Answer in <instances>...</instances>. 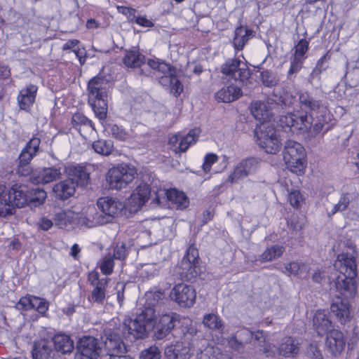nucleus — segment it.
I'll return each mask as SVG.
<instances>
[{
  "instance_id": "0e129e2a",
  "label": "nucleus",
  "mask_w": 359,
  "mask_h": 359,
  "mask_svg": "<svg viewBox=\"0 0 359 359\" xmlns=\"http://www.w3.org/2000/svg\"><path fill=\"white\" fill-rule=\"evenodd\" d=\"M288 224L294 231H300L304 226L303 219H300L298 216L293 215L288 221Z\"/></svg>"
},
{
  "instance_id": "5fc2aeb1",
  "label": "nucleus",
  "mask_w": 359,
  "mask_h": 359,
  "mask_svg": "<svg viewBox=\"0 0 359 359\" xmlns=\"http://www.w3.org/2000/svg\"><path fill=\"white\" fill-rule=\"evenodd\" d=\"M161 354L159 348L156 346H151L144 348L140 353V359H161Z\"/></svg>"
},
{
  "instance_id": "f3484780",
  "label": "nucleus",
  "mask_w": 359,
  "mask_h": 359,
  "mask_svg": "<svg viewBox=\"0 0 359 359\" xmlns=\"http://www.w3.org/2000/svg\"><path fill=\"white\" fill-rule=\"evenodd\" d=\"M77 351L87 359H101L104 354L97 338L92 336H83L76 344Z\"/></svg>"
},
{
  "instance_id": "2eb2a0df",
  "label": "nucleus",
  "mask_w": 359,
  "mask_h": 359,
  "mask_svg": "<svg viewBox=\"0 0 359 359\" xmlns=\"http://www.w3.org/2000/svg\"><path fill=\"white\" fill-rule=\"evenodd\" d=\"M104 354H125L128 350L120 333L111 329L104 330L102 335Z\"/></svg>"
},
{
  "instance_id": "c85d7f7f",
  "label": "nucleus",
  "mask_w": 359,
  "mask_h": 359,
  "mask_svg": "<svg viewBox=\"0 0 359 359\" xmlns=\"http://www.w3.org/2000/svg\"><path fill=\"white\" fill-rule=\"evenodd\" d=\"M358 194L355 192H347L341 194L339 201L330 210L327 211L328 217H332L337 212H343L349 208V205L355 203Z\"/></svg>"
},
{
  "instance_id": "6e6d98bb",
  "label": "nucleus",
  "mask_w": 359,
  "mask_h": 359,
  "mask_svg": "<svg viewBox=\"0 0 359 359\" xmlns=\"http://www.w3.org/2000/svg\"><path fill=\"white\" fill-rule=\"evenodd\" d=\"M309 42L305 39H301L294 46V57L305 60L306 57L305 54L309 50Z\"/></svg>"
},
{
  "instance_id": "5701e85b",
  "label": "nucleus",
  "mask_w": 359,
  "mask_h": 359,
  "mask_svg": "<svg viewBox=\"0 0 359 359\" xmlns=\"http://www.w3.org/2000/svg\"><path fill=\"white\" fill-rule=\"evenodd\" d=\"M334 268L340 275L356 276L357 264L355 257L348 253L339 255L334 263Z\"/></svg>"
},
{
  "instance_id": "a19ab883",
  "label": "nucleus",
  "mask_w": 359,
  "mask_h": 359,
  "mask_svg": "<svg viewBox=\"0 0 359 359\" xmlns=\"http://www.w3.org/2000/svg\"><path fill=\"white\" fill-rule=\"evenodd\" d=\"M203 323L205 327L222 332L224 325L220 317L214 313H208L204 316Z\"/></svg>"
},
{
  "instance_id": "473e14b6",
  "label": "nucleus",
  "mask_w": 359,
  "mask_h": 359,
  "mask_svg": "<svg viewBox=\"0 0 359 359\" xmlns=\"http://www.w3.org/2000/svg\"><path fill=\"white\" fill-rule=\"evenodd\" d=\"M76 187L71 180L62 181L55 184L53 188V191L56 198L62 201H65L72 196L75 192Z\"/></svg>"
},
{
  "instance_id": "cd10ccee",
  "label": "nucleus",
  "mask_w": 359,
  "mask_h": 359,
  "mask_svg": "<svg viewBox=\"0 0 359 359\" xmlns=\"http://www.w3.org/2000/svg\"><path fill=\"white\" fill-rule=\"evenodd\" d=\"M348 298L336 297L330 306L331 312L344 324L348 320L350 316Z\"/></svg>"
},
{
  "instance_id": "49530a36",
  "label": "nucleus",
  "mask_w": 359,
  "mask_h": 359,
  "mask_svg": "<svg viewBox=\"0 0 359 359\" xmlns=\"http://www.w3.org/2000/svg\"><path fill=\"white\" fill-rule=\"evenodd\" d=\"M72 212L60 211L55 213L54 217L55 224L60 229H65L72 223Z\"/></svg>"
},
{
  "instance_id": "13d9d810",
  "label": "nucleus",
  "mask_w": 359,
  "mask_h": 359,
  "mask_svg": "<svg viewBox=\"0 0 359 359\" xmlns=\"http://www.w3.org/2000/svg\"><path fill=\"white\" fill-rule=\"evenodd\" d=\"M129 252L128 248L124 243H118L114 249V255L112 257L118 260H124Z\"/></svg>"
},
{
  "instance_id": "72a5a7b5",
  "label": "nucleus",
  "mask_w": 359,
  "mask_h": 359,
  "mask_svg": "<svg viewBox=\"0 0 359 359\" xmlns=\"http://www.w3.org/2000/svg\"><path fill=\"white\" fill-rule=\"evenodd\" d=\"M55 349L62 354L69 353L74 349V342L69 335L57 334L53 337Z\"/></svg>"
},
{
  "instance_id": "69168bd1",
  "label": "nucleus",
  "mask_w": 359,
  "mask_h": 359,
  "mask_svg": "<svg viewBox=\"0 0 359 359\" xmlns=\"http://www.w3.org/2000/svg\"><path fill=\"white\" fill-rule=\"evenodd\" d=\"M320 74L321 73L316 70L315 68L312 70L311 74L309 76L308 81L311 85H314L317 83H319L320 81Z\"/></svg>"
},
{
  "instance_id": "4468645a",
  "label": "nucleus",
  "mask_w": 359,
  "mask_h": 359,
  "mask_svg": "<svg viewBox=\"0 0 359 359\" xmlns=\"http://www.w3.org/2000/svg\"><path fill=\"white\" fill-rule=\"evenodd\" d=\"M153 201L158 205H163L166 201L171 203L177 209H185L189 203L188 197L182 191L175 189L166 190L160 189L155 194Z\"/></svg>"
},
{
  "instance_id": "39448f33",
  "label": "nucleus",
  "mask_w": 359,
  "mask_h": 359,
  "mask_svg": "<svg viewBox=\"0 0 359 359\" xmlns=\"http://www.w3.org/2000/svg\"><path fill=\"white\" fill-rule=\"evenodd\" d=\"M107 81L101 76L92 78L88 83V103L95 116L104 120L107 114Z\"/></svg>"
},
{
  "instance_id": "4c0bfd02",
  "label": "nucleus",
  "mask_w": 359,
  "mask_h": 359,
  "mask_svg": "<svg viewBox=\"0 0 359 359\" xmlns=\"http://www.w3.org/2000/svg\"><path fill=\"white\" fill-rule=\"evenodd\" d=\"M34 309L40 313H44L48 309L47 303L39 297L34 296L24 297V310Z\"/></svg>"
},
{
  "instance_id": "0eeeda50",
  "label": "nucleus",
  "mask_w": 359,
  "mask_h": 359,
  "mask_svg": "<svg viewBox=\"0 0 359 359\" xmlns=\"http://www.w3.org/2000/svg\"><path fill=\"white\" fill-rule=\"evenodd\" d=\"M294 97L289 94L278 97V102L272 98L266 101H254L250 104V111L252 116L262 123H266L274 115V110H277L280 103L282 106H290L292 104Z\"/></svg>"
},
{
  "instance_id": "8fccbe9b",
  "label": "nucleus",
  "mask_w": 359,
  "mask_h": 359,
  "mask_svg": "<svg viewBox=\"0 0 359 359\" xmlns=\"http://www.w3.org/2000/svg\"><path fill=\"white\" fill-rule=\"evenodd\" d=\"M108 130L113 137L121 141H126L130 137L128 131L116 124L109 125Z\"/></svg>"
},
{
  "instance_id": "a878e982",
  "label": "nucleus",
  "mask_w": 359,
  "mask_h": 359,
  "mask_svg": "<svg viewBox=\"0 0 359 359\" xmlns=\"http://www.w3.org/2000/svg\"><path fill=\"white\" fill-rule=\"evenodd\" d=\"M345 344L344 335L341 331L332 329L327 334L325 346L332 354H339L344 350Z\"/></svg>"
},
{
  "instance_id": "338daca9",
  "label": "nucleus",
  "mask_w": 359,
  "mask_h": 359,
  "mask_svg": "<svg viewBox=\"0 0 359 359\" xmlns=\"http://www.w3.org/2000/svg\"><path fill=\"white\" fill-rule=\"evenodd\" d=\"M325 278L326 275L324 271H321L318 269L316 270L312 276V280L316 283L321 284L324 280H325Z\"/></svg>"
},
{
  "instance_id": "7c9ffc66",
  "label": "nucleus",
  "mask_w": 359,
  "mask_h": 359,
  "mask_svg": "<svg viewBox=\"0 0 359 359\" xmlns=\"http://www.w3.org/2000/svg\"><path fill=\"white\" fill-rule=\"evenodd\" d=\"M241 86L230 85L221 88L215 95L216 99L223 102H231L238 99L242 95Z\"/></svg>"
},
{
  "instance_id": "f704fd0d",
  "label": "nucleus",
  "mask_w": 359,
  "mask_h": 359,
  "mask_svg": "<svg viewBox=\"0 0 359 359\" xmlns=\"http://www.w3.org/2000/svg\"><path fill=\"white\" fill-rule=\"evenodd\" d=\"M231 356L219 347L208 346L197 354V359H231Z\"/></svg>"
},
{
  "instance_id": "9b49d317",
  "label": "nucleus",
  "mask_w": 359,
  "mask_h": 359,
  "mask_svg": "<svg viewBox=\"0 0 359 359\" xmlns=\"http://www.w3.org/2000/svg\"><path fill=\"white\" fill-rule=\"evenodd\" d=\"M285 164L292 172L302 170L305 165V149L303 146L294 140H288L285 142L283 151Z\"/></svg>"
},
{
  "instance_id": "9d476101",
  "label": "nucleus",
  "mask_w": 359,
  "mask_h": 359,
  "mask_svg": "<svg viewBox=\"0 0 359 359\" xmlns=\"http://www.w3.org/2000/svg\"><path fill=\"white\" fill-rule=\"evenodd\" d=\"M20 188V185L15 184L7 192L6 187L0 184V217L13 214L15 208H22Z\"/></svg>"
},
{
  "instance_id": "6e6552de",
  "label": "nucleus",
  "mask_w": 359,
  "mask_h": 359,
  "mask_svg": "<svg viewBox=\"0 0 359 359\" xmlns=\"http://www.w3.org/2000/svg\"><path fill=\"white\" fill-rule=\"evenodd\" d=\"M97 205L102 213L96 212L93 215V221L87 224L88 227L103 225L110 222L112 218L120 215L124 208V205L121 202L109 197L99 198L97 201Z\"/></svg>"
},
{
  "instance_id": "c9c22d12",
  "label": "nucleus",
  "mask_w": 359,
  "mask_h": 359,
  "mask_svg": "<svg viewBox=\"0 0 359 359\" xmlns=\"http://www.w3.org/2000/svg\"><path fill=\"white\" fill-rule=\"evenodd\" d=\"M52 351L51 345L47 340H40L34 343L32 350L33 359H46Z\"/></svg>"
},
{
  "instance_id": "58836bf2",
  "label": "nucleus",
  "mask_w": 359,
  "mask_h": 359,
  "mask_svg": "<svg viewBox=\"0 0 359 359\" xmlns=\"http://www.w3.org/2000/svg\"><path fill=\"white\" fill-rule=\"evenodd\" d=\"M201 130L198 128H195L189 130L186 135H180V142H179L178 149L180 151H186L190 146L195 144L198 140Z\"/></svg>"
},
{
  "instance_id": "bf43d9fd",
  "label": "nucleus",
  "mask_w": 359,
  "mask_h": 359,
  "mask_svg": "<svg viewBox=\"0 0 359 359\" xmlns=\"http://www.w3.org/2000/svg\"><path fill=\"white\" fill-rule=\"evenodd\" d=\"M218 156L212 153L208 154L204 158L203 169L205 172L208 173L210 171L211 166L217 162Z\"/></svg>"
},
{
  "instance_id": "680f3d73",
  "label": "nucleus",
  "mask_w": 359,
  "mask_h": 359,
  "mask_svg": "<svg viewBox=\"0 0 359 359\" xmlns=\"http://www.w3.org/2000/svg\"><path fill=\"white\" fill-rule=\"evenodd\" d=\"M329 60L330 56L328 53H325L318 60L314 68L322 74L328 68Z\"/></svg>"
},
{
  "instance_id": "7ed1b4c3",
  "label": "nucleus",
  "mask_w": 359,
  "mask_h": 359,
  "mask_svg": "<svg viewBox=\"0 0 359 359\" xmlns=\"http://www.w3.org/2000/svg\"><path fill=\"white\" fill-rule=\"evenodd\" d=\"M230 347L238 352L241 351L244 346L252 344L255 348L252 358H262V355H271L274 354L275 348L271 346V343L266 341L263 331L257 330L252 332L248 328H242L238 330L233 337L228 340Z\"/></svg>"
},
{
  "instance_id": "1a4fd4ad",
  "label": "nucleus",
  "mask_w": 359,
  "mask_h": 359,
  "mask_svg": "<svg viewBox=\"0 0 359 359\" xmlns=\"http://www.w3.org/2000/svg\"><path fill=\"white\" fill-rule=\"evenodd\" d=\"M221 72L242 86L251 83V72L247 64L238 58L228 59L221 67Z\"/></svg>"
},
{
  "instance_id": "20e7f679",
  "label": "nucleus",
  "mask_w": 359,
  "mask_h": 359,
  "mask_svg": "<svg viewBox=\"0 0 359 359\" xmlns=\"http://www.w3.org/2000/svg\"><path fill=\"white\" fill-rule=\"evenodd\" d=\"M40 142L39 138H32L24 148V177H27V180L34 184H48L60 179L62 175L60 168L55 167L43 168L32 172L29 168H25V164L36 156Z\"/></svg>"
},
{
  "instance_id": "f03ea898",
  "label": "nucleus",
  "mask_w": 359,
  "mask_h": 359,
  "mask_svg": "<svg viewBox=\"0 0 359 359\" xmlns=\"http://www.w3.org/2000/svg\"><path fill=\"white\" fill-rule=\"evenodd\" d=\"M300 108L304 112L288 113L281 116L278 125L285 132L291 133H309L315 137L321 132L324 134L330 130V120L326 103L308 91L297 93Z\"/></svg>"
},
{
  "instance_id": "79ce46f5",
  "label": "nucleus",
  "mask_w": 359,
  "mask_h": 359,
  "mask_svg": "<svg viewBox=\"0 0 359 359\" xmlns=\"http://www.w3.org/2000/svg\"><path fill=\"white\" fill-rule=\"evenodd\" d=\"M285 248L280 245H274L267 248L260 256L261 262H271L282 256Z\"/></svg>"
},
{
  "instance_id": "393cba45",
  "label": "nucleus",
  "mask_w": 359,
  "mask_h": 359,
  "mask_svg": "<svg viewBox=\"0 0 359 359\" xmlns=\"http://www.w3.org/2000/svg\"><path fill=\"white\" fill-rule=\"evenodd\" d=\"M47 197L46 192L41 188H32L27 190L24 194V208L27 207L31 210L40 208L44 203Z\"/></svg>"
},
{
  "instance_id": "864d4df0",
  "label": "nucleus",
  "mask_w": 359,
  "mask_h": 359,
  "mask_svg": "<svg viewBox=\"0 0 359 359\" xmlns=\"http://www.w3.org/2000/svg\"><path fill=\"white\" fill-rule=\"evenodd\" d=\"M114 258L112 255L111 254H108L100 261V268L104 275H110L112 273L114 266Z\"/></svg>"
},
{
  "instance_id": "3c124183",
  "label": "nucleus",
  "mask_w": 359,
  "mask_h": 359,
  "mask_svg": "<svg viewBox=\"0 0 359 359\" xmlns=\"http://www.w3.org/2000/svg\"><path fill=\"white\" fill-rule=\"evenodd\" d=\"M260 79L265 86L270 88L276 86L279 82L277 75L269 70H264L260 72Z\"/></svg>"
},
{
  "instance_id": "412c9836",
  "label": "nucleus",
  "mask_w": 359,
  "mask_h": 359,
  "mask_svg": "<svg viewBox=\"0 0 359 359\" xmlns=\"http://www.w3.org/2000/svg\"><path fill=\"white\" fill-rule=\"evenodd\" d=\"M181 268L186 276L196 277L199 271L198 252L194 246L191 245L181 262Z\"/></svg>"
},
{
  "instance_id": "f8f14e48",
  "label": "nucleus",
  "mask_w": 359,
  "mask_h": 359,
  "mask_svg": "<svg viewBox=\"0 0 359 359\" xmlns=\"http://www.w3.org/2000/svg\"><path fill=\"white\" fill-rule=\"evenodd\" d=\"M137 175L136 170L127 165H118L109 170L107 182L109 189L121 190L131 183Z\"/></svg>"
},
{
  "instance_id": "774afa93",
  "label": "nucleus",
  "mask_w": 359,
  "mask_h": 359,
  "mask_svg": "<svg viewBox=\"0 0 359 359\" xmlns=\"http://www.w3.org/2000/svg\"><path fill=\"white\" fill-rule=\"evenodd\" d=\"M348 215L351 219L359 220V207L355 205V203L352 204L349 208Z\"/></svg>"
},
{
  "instance_id": "4be33fe9",
  "label": "nucleus",
  "mask_w": 359,
  "mask_h": 359,
  "mask_svg": "<svg viewBox=\"0 0 359 359\" xmlns=\"http://www.w3.org/2000/svg\"><path fill=\"white\" fill-rule=\"evenodd\" d=\"M68 180H71L75 187H84L90 182V170L81 165H70L67 169Z\"/></svg>"
},
{
  "instance_id": "c03bdc74",
  "label": "nucleus",
  "mask_w": 359,
  "mask_h": 359,
  "mask_svg": "<svg viewBox=\"0 0 359 359\" xmlns=\"http://www.w3.org/2000/svg\"><path fill=\"white\" fill-rule=\"evenodd\" d=\"M94 151L103 156H109L114 149V144L111 140H98L93 143Z\"/></svg>"
},
{
  "instance_id": "09e8293b",
  "label": "nucleus",
  "mask_w": 359,
  "mask_h": 359,
  "mask_svg": "<svg viewBox=\"0 0 359 359\" xmlns=\"http://www.w3.org/2000/svg\"><path fill=\"white\" fill-rule=\"evenodd\" d=\"M107 285L108 283L102 284L101 283L99 285L93 286L94 289L93 290L91 294V301L97 304H102L105 299L106 288Z\"/></svg>"
},
{
  "instance_id": "aec40b11",
  "label": "nucleus",
  "mask_w": 359,
  "mask_h": 359,
  "mask_svg": "<svg viewBox=\"0 0 359 359\" xmlns=\"http://www.w3.org/2000/svg\"><path fill=\"white\" fill-rule=\"evenodd\" d=\"M355 276L339 275L334 281L330 283V286L345 298H353L357 292Z\"/></svg>"
},
{
  "instance_id": "4d7b16f0",
  "label": "nucleus",
  "mask_w": 359,
  "mask_h": 359,
  "mask_svg": "<svg viewBox=\"0 0 359 359\" xmlns=\"http://www.w3.org/2000/svg\"><path fill=\"white\" fill-rule=\"evenodd\" d=\"M304 60L293 57L292 60L290 62V67L287 72V78L289 80L294 79V74H296L300 71L304 63Z\"/></svg>"
},
{
  "instance_id": "2f4dec72",
  "label": "nucleus",
  "mask_w": 359,
  "mask_h": 359,
  "mask_svg": "<svg viewBox=\"0 0 359 359\" xmlns=\"http://www.w3.org/2000/svg\"><path fill=\"white\" fill-rule=\"evenodd\" d=\"M165 355L168 359H189L190 349L183 343H177L165 348Z\"/></svg>"
},
{
  "instance_id": "b1692460",
  "label": "nucleus",
  "mask_w": 359,
  "mask_h": 359,
  "mask_svg": "<svg viewBox=\"0 0 359 359\" xmlns=\"http://www.w3.org/2000/svg\"><path fill=\"white\" fill-rule=\"evenodd\" d=\"M123 64L130 68L140 67V74L149 75L151 72H147L148 64H145V56L137 50H126L123 58Z\"/></svg>"
},
{
  "instance_id": "052dcab7",
  "label": "nucleus",
  "mask_w": 359,
  "mask_h": 359,
  "mask_svg": "<svg viewBox=\"0 0 359 359\" xmlns=\"http://www.w3.org/2000/svg\"><path fill=\"white\" fill-rule=\"evenodd\" d=\"M99 273L95 271H92L88 274V280L92 286L99 285L101 283H109V278H99Z\"/></svg>"
},
{
  "instance_id": "ea45409f",
  "label": "nucleus",
  "mask_w": 359,
  "mask_h": 359,
  "mask_svg": "<svg viewBox=\"0 0 359 359\" xmlns=\"http://www.w3.org/2000/svg\"><path fill=\"white\" fill-rule=\"evenodd\" d=\"M72 122L75 128H78V130L81 133V128L85 133H91L95 130V127L92 121L88 119L86 116L81 113H76L73 115Z\"/></svg>"
},
{
  "instance_id": "603ef678",
  "label": "nucleus",
  "mask_w": 359,
  "mask_h": 359,
  "mask_svg": "<svg viewBox=\"0 0 359 359\" xmlns=\"http://www.w3.org/2000/svg\"><path fill=\"white\" fill-rule=\"evenodd\" d=\"M127 13L129 14L130 21L135 22L140 26L143 27H152L154 26L152 21L147 19L145 16L135 15V11L134 9L128 8Z\"/></svg>"
},
{
  "instance_id": "e2e57ef3",
  "label": "nucleus",
  "mask_w": 359,
  "mask_h": 359,
  "mask_svg": "<svg viewBox=\"0 0 359 359\" xmlns=\"http://www.w3.org/2000/svg\"><path fill=\"white\" fill-rule=\"evenodd\" d=\"M289 200L290 204L295 208L300 206L301 202L303 200L302 196L299 191L294 190L291 191L289 195Z\"/></svg>"
},
{
  "instance_id": "f257e3e1",
  "label": "nucleus",
  "mask_w": 359,
  "mask_h": 359,
  "mask_svg": "<svg viewBox=\"0 0 359 359\" xmlns=\"http://www.w3.org/2000/svg\"><path fill=\"white\" fill-rule=\"evenodd\" d=\"M161 296L162 294L160 292L146 293L144 309L135 319H126L121 326L122 333L126 338L130 341L143 339L147 336L150 330H154L155 338L160 340L166 337L172 330L180 325V316L173 312L159 316L154 323Z\"/></svg>"
},
{
  "instance_id": "a211bd4d",
  "label": "nucleus",
  "mask_w": 359,
  "mask_h": 359,
  "mask_svg": "<svg viewBox=\"0 0 359 359\" xmlns=\"http://www.w3.org/2000/svg\"><path fill=\"white\" fill-rule=\"evenodd\" d=\"M271 346L275 348V353L271 355H262L263 358L275 357L276 355L284 358H298L300 344L297 339L292 337H283L279 343L278 347L271 344Z\"/></svg>"
},
{
  "instance_id": "423d86ee",
  "label": "nucleus",
  "mask_w": 359,
  "mask_h": 359,
  "mask_svg": "<svg viewBox=\"0 0 359 359\" xmlns=\"http://www.w3.org/2000/svg\"><path fill=\"white\" fill-rule=\"evenodd\" d=\"M147 64L153 70V75L162 86H170L176 97L181 94L183 86L177 79L178 71L175 67L155 59H149Z\"/></svg>"
},
{
  "instance_id": "a18cd8bd",
  "label": "nucleus",
  "mask_w": 359,
  "mask_h": 359,
  "mask_svg": "<svg viewBox=\"0 0 359 359\" xmlns=\"http://www.w3.org/2000/svg\"><path fill=\"white\" fill-rule=\"evenodd\" d=\"M297 359H323V355L316 346L309 344L299 351Z\"/></svg>"
},
{
  "instance_id": "de8ad7c7",
  "label": "nucleus",
  "mask_w": 359,
  "mask_h": 359,
  "mask_svg": "<svg viewBox=\"0 0 359 359\" xmlns=\"http://www.w3.org/2000/svg\"><path fill=\"white\" fill-rule=\"evenodd\" d=\"M285 269L290 274L300 276L303 273H308L309 267L302 262H291L285 266Z\"/></svg>"
},
{
  "instance_id": "dca6fc26",
  "label": "nucleus",
  "mask_w": 359,
  "mask_h": 359,
  "mask_svg": "<svg viewBox=\"0 0 359 359\" xmlns=\"http://www.w3.org/2000/svg\"><path fill=\"white\" fill-rule=\"evenodd\" d=\"M170 297L180 306L190 308L195 303L196 292L193 286L180 283L171 290Z\"/></svg>"
},
{
  "instance_id": "6ab92c4d",
  "label": "nucleus",
  "mask_w": 359,
  "mask_h": 359,
  "mask_svg": "<svg viewBox=\"0 0 359 359\" xmlns=\"http://www.w3.org/2000/svg\"><path fill=\"white\" fill-rule=\"evenodd\" d=\"M259 161L255 158H248L241 161L229 175L227 182L235 183L256 172Z\"/></svg>"
},
{
  "instance_id": "bb28decb",
  "label": "nucleus",
  "mask_w": 359,
  "mask_h": 359,
  "mask_svg": "<svg viewBox=\"0 0 359 359\" xmlns=\"http://www.w3.org/2000/svg\"><path fill=\"white\" fill-rule=\"evenodd\" d=\"M151 195L149 186L144 182H141L131 194L128 203L133 208V210L140 209L149 199Z\"/></svg>"
},
{
  "instance_id": "37998d69",
  "label": "nucleus",
  "mask_w": 359,
  "mask_h": 359,
  "mask_svg": "<svg viewBox=\"0 0 359 359\" xmlns=\"http://www.w3.org/2000/svg\"><path fill=\"white\" fill-rule=\"evenodd\" d=\"M38 87L34 84H29L24 90V111H29L36 100Z\"/></svg>"
},
{
  "instance_id": "c756f323",
  "label": "nucleus",
  "mask_w": 359,
  "mask_h": 359,
  "mask_svg": "<svg viewBox=\"0 0 359 359\" xmlns=\"http://www.w3.org/2000/svg\"><path fill=\"white\" fill-rule=\"evenodd\" d=\"M313 325L320 336L327 334L332 327V322L325 311L318 310L313 319Z\"/></svg>"
},
{
  "instance_id": "ddd939ff",
  "label": "nucleus",
  "mask_w": 359,
  "mask_h": 359,
  "mask_svg": "<svg viewBox=\"0 0 359 359\" xmlns=\"http://www.w3.org/2000/svg\"><path fill=\"white\" fill-rule=\"evenodd\" d=\"M255 133L257 144L266 153L276 154L280 150L281 144L277 131L271 124L262 123Z\"/></svg>"
},
{
  "instance_id": "e433bc0d",
  "label": "nucleus",
  "mask_w": 359,
  "mask_h": 359,
  "mask_svg": "<svg viewBox=\"0 0 359 359\" xmlns=\"http://www.w3.org/2000/svg\"><path fill=\"white\" fill-rule=\"evenodd\" d=\"M252 32L250 29L240 26L235 30V36L233 39V44L237 50H241L243 48L245 44L250 39V36Z\"/></svg>"
}]
</instances>
